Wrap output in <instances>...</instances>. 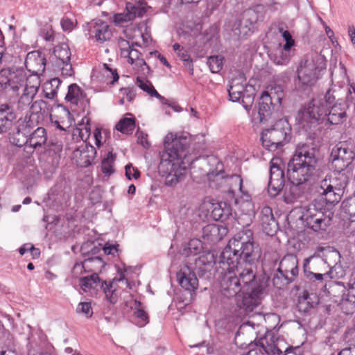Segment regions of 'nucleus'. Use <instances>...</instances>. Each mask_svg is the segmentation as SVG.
Listing matches in <instances>:
<instances>
[{
  "label": "nucleus",
  "instance_id": "obj_1",
  "mask_svg": "<svg viewBox=\"0 0 355 355\" xmlns=\"http://www.w3.org/2000/svg\"><path fill=\"white\" fill-rule=\"evenodd\" d=\"M261 254V249L254 243L250 230L241 231L229 240L220 255L222 267L227 266V272L220 281L223 295L227 298L237 297L247 286L254 284L256 274L253 266Z\"/></svg>",
  "mask_w": 355,
  "mask_h": 355
},
{
  "label": "nucleus",
  "instance_id": "obj_2",
  "mask_svg": "<svg viewBox=\"0 0 355 355\" xmlns=\"http://www.w3.org/2000/svg\"><path fill=\"white\" fill-rule=\"evenodd\" d=\"M189 145L190 138L188 137H177L172 133L165 137V151L161 155L158 169L159 173L166 175V185L172 187L182 181L188 167L194 169L198 162L200 165L207 164V159L205 157L193 158L189 154Z\"/></svg>",
  "mask_w": 355,
  "mask_h": 355
},
{
  "label": "nucleus",
  "instance_id": "obj_3",
  "mask_svg": "<svg viewBox=\"0 0 355 355\" xmlns=\"http://www.w3.org/2000/svg\"><path fill=\"white\" fill-rule=\"evenodd\" d=\"M318 149L313 144H299L287 165V178L291 183L305 184L314 175Z\"/></svg>",
  "mask_w": 355,
  "mask_h": 355
},
{
  "label": "nucleus",
  "instance_id": "obj_4",
  "mask_svg": "<svg viewBox=\"0 0 355 355\" xmlns=\"http://www.w3.org/2000/svg\"><path fill=\"white\" fill-rule=\"evenodd\" d=\"M348 173L334 171L332 174H328L320 182L318 193L322 202L326 205H336L343 196L345 189L349 182Z\"/></svg>",
  "mask_w": 355,
  "mask_h": 355
},
{
  "label": "nucleus",
  "instance_id": "obj_5",
  "mask_svg": "<svg viewBox=\"0 0 355 355\" xmlns=\"http://www.w3.org/2000/svg\"><path fill=\"white\" fill-rule=\"evenodd\" d=\"M342 87H334L329 88L326 94V106H327V122L331 125H338L347 121L348 115L349 104L344 99V96L349 93Z\"/></svg>",
  "mask_w": 355,
  "mask_h": 355
},
{
  "label": "nucleus",
  "instance_id": "obj_6",
  "mask_svg": "<svg viewBox=\"0 0 355 355\" xmlns=\"http://www.w3.org/2000/svg\"><path fill=\"white\" fill-rule=\"evenodd\" d=\"M291 127L285 119L275 121L270 128L263 130L261 134L262 146L268 151L274 152L290 141Z\"/></svg>",
  "mask_w": 355,
  "mask_h": 355
},
{
  "label": "nucleus",
  "instance_id": "obj_7",
  "mask_svg": "<svg viewBox=\"0 0 355 355\" xmlns=\"http://www.w3.org/2000/svg\"><path fill=\"white\" fill-rule=\"evenodd\" d=\"M325 100V95L322 98H313L307 107L298 112V124L306 132H310L318 124L327 121L328 108Z\"/></svg>",
  "mask_w": 355,
  "mask_h": 355
},
{
  "label": "nucleus",
  "instance_id": "obj_8",
  "mask_svg": "<svg viewBox=\"0 0 355 355\" xmlns=\"http://www.w3.org/2000/svg\"><path fill=\"white\" fill-rule=\"evenodd\" d=\"M322 202L321 199L313 200L304 208L300 216L303 225L315 232L326 231L331 224V218L327 216Z\"/></svg>",
  "mask_w": 355,
  "mask_h": 355
},
{
  "label": "nucleus",
  "instance_id": "obj_9",
  "mask_svg": "<svg viewBox=\"0 0 355 355\" xmlns=\"http://www.w3.org/2000/svg\"><path fill=\"white\" fill-rule=\"evenodd\" d=\"M354 159L355 144L351 141H343L338 142L332 148L329 164L334 171L349 173Z\"/></svg>",
  "mask_w": 355,
  "mask_h": 355
},
{
  "label": "nucleus",
  "instance_id": "obj_10",
  "mask_svg": "<svg viewBox=\"0 0 355 355\" xmlns=\"http://www.w3.org/2000/svg\"><path fill=\"white\" fill-rule=\"evenodd\" d=\"M324 250V248L319 247L316 252L304 260L303 272L305 277L312 282H322L323 277L328 275L329 267L319 253Z\"/></svg>",
  "mask_w": 355,
  "mask_h": 355
},
{
  "label": "nucleus",
  "instance_id": "obj_11",
  "mask_svg": "<svg viewBox=\"0 0 355 355\" xmlns=\"http://www.w3.org/2000/svg\"><path fill=\"white\" fill-rule=\"evenodd\" d=\"M325 68V62L319 55L306 58L297 70V78L302 85L311 86L318 79L320 72Z\"/></svg>",
  "mask_w": 355,
  "mask_h": 355
},
{
  "label": "nucleus",
  "instance_id": "obj_12",
  "mask_svg": "<svg viewBox=\"0 0 355 355\" xmlns=\"http://www.w3.org/2000/svg\"><path fill=\"white\" fill-rule=\"evenodd\" d=\"M284 93L280 87H274L262 93L259 101V121L264 123L270 119L275 106L282 103Z\"/></svg>",
  "mask_w": 355,
  "mask_h": 355
},
{
  "label": "nucleus",
  "instance_id": "obj_13",
  "mask_svg": "<svg viewBox=\"0 0 355 355\" xmlns=\"http://www.w3.org/2000/svg\"><path fill=\"white\" fill-rule=\"evenodd\" d=\"M253 284L247 286L236 297V304L246 312H251L261 303V295L263 291V285L255 277Z\"/></svg>",
  "mask_w": 355,
  "mask_h": 355
},
{
  "label": "nucleus",
  "instance_id": "obj_14",
  "mask_svg": "<svg viewBox=\"0 0 355 355\" xmlns=\"http://www.w3.org/2000/svg\"><path fill=\"white\" fill-rule=\"evenodd\" d=\"M257 15L252 10L244 12L240 18L232 24L233 37L238 40H245L255 29Z\"/></svg>",
  "mask_w": 355,
  "mask_h": 355
},
{
  "label": "nucleus",
  "instance_id": "obj_15",
  "mask_svg": "<svg viewBox=\"0 0 355 355\" xmlns=\"http://www.w3.org/2000/svg\"><path fill=\"white\" fill-rule=\"evenodd\" d=\"M26 80V75L21 69L8 67L0 71V85L4 89L17 91Z\"/></svg>",
  "mask_w": 355,
  "mask_h": 355
},
{
  "label": "nucleus",
  "instance_id": "obj_16",
  "mask_svg": "<svg viewBox=\"0 0 355 355\" xmlns=\"http://www.w3.org/2000/svg\"><path fill=\"white\" fill-rule=\"evenodd\" d=\"M285 185L284 167L273 159L270 162V178L268 191L271 197H276L282 191Z\"/></svg>",
  "mask_w": 355,
  "mask_h": 355
},
{
  "label": "nucleus",
  "instance_id": "obj_17",
  "mask_svg": "<svg viewBox=\"0 0 355 355\" xmlns=\"http://www.w3.org/2000/svg\"><path fill=\"white\" fill-rule=\"evenodd\" d=\"M179 284L185 290L195 291L198 287V280L192 263H188L181 267L177 272Z\"/></svg>",
  "mask_w": 355,
  "mask_h": 355
},
{
  "label": "nucleus",
  "instance_id": "obj_18",
  "mask_svg": "<svg viewBox=\"0 0 355 355\" xmlns=\"http://www.w3.org/2000/svg\"><path fill=\"white\" fill-rule=\"evenodd\" d=\"M46 65V56L41 51H33L26 55L25 67L33 75H42L45 71Z\"/></svg>",
  "mask_w": 355,
  "mask_h": 355
},
{
  "label": "nucleus",
  "instance_id": "obj_19",
  "mask_svg": "<svg viewBox=\"0 0 355 355\" xmlns=\"http://www.w3.org/2000/svg\"><path fill=\"white\" fill-rule=\"evenodd\" d=\"M96 148L87 143H83L73 153L76 164L82 168L90 166L96 157Z\"/></svg>",
  "mask_w": 355,
  "mask_h": 355
},
{
  "label": "nucleus",
  "instance_id": "obj_20",
  "mask_svg": "<svg viewBox=\"0 0 355 355\" xmlns=\"http://www.w3.org/2000/svg\"><path fill=\"white\" fill-rule=\"evenodd\" d=\"M17 116L15 108L10 103L0 105V134L9 131Z\"/></svg>",
  "mask_w": 355,
  "mask_h": 355
},
{
  "label": "nucleus",
  "instance_id": "obj_21",
  "mask_svg": "<svg viewBox=\"0 0 355 355\" xmlns=\"http://www.w3.org/2000/svg\"><path fill=\"white\" fill-rule=\"evenodd\" d=\"M89 32L91 37L101 44L110 40L112 36L110 26L107 22L101 19L90 23Z\"/></svg>",
  "mask_w": 355,
  "mask_h": 355
},
{
  "label": "nucleus",
  "instance_id": "obj_22",
  "mask_svg": "<svg viewBox=\"0 0 355 355\" xmlns=\"http://www.w3.org/2000/svg\"><path fill=\"white\" fill-rule=\"evenodd\" d=\"M260 225L263 231L269 236H272L278 229V223L276 221L272 209L268 206L263 207L259 216Z\"/></svg>",
  "mask_w": 355,
  "mask_h": 355
},
{
  "label": "nucleus",
  "instance_id": "obj_23",
  "mask_svg": "<svg viewBox=\"0 0 355 355\" xmlns=\"http://www.w3.org/2000/svg\"><path fill=\"white\" fill-rule=\"evenodd\" d=\"M277 272L287 275V276H289L291 279L294 280L299 273L297 257L293 254L285 255L279 263Z\"/></svg>",
  "mask_w": 355,
  "mask_h": 355
},
{
  "label": "nucleus",
  "instance_id": "obj_24",
  "mask_svg": "<svg viewBox=\"0 0 355 355\" xmlns=\"http://www.w3.org/2000/svg\"><path fill=\"white\" fill-rule=\"evenodd\" d=\"M104 265V262L99 256L87 258L81 263H76L72 268V273L75 277L83 274V272L93 271L92 267L96 268H101Z\"/></svg>",
  "mask_w": 355,
  "mask_h": 355
},
{
  "label": "nucleus",
  "instance_id": "obj_25",
  "mask_svg": "<svg viewBox=\"0 0 355 355\" xmlns=\"http://www.w3.org/2000/svg\"><path fill=\"white\" fill-rule=\"evenodd\" d=\"M214 257L212 255H202L195 259L193 264L194 271L200 277H205L209 273L214 266Z\"/></svg>",
  "mask_w": 355,
  "mask_h": 355
},
{
  "label": "nucleus",
  "instance_id": "obj_26",
  "mask_svg": "<svg viewBox=\"0 0 355 355\" xmlns=\"http://www.w3.org/2000/svg\"><path fill=\"white\" fill-rule=\"evenodd\" d=\"M37 92V86L26 85L22 95L19 97L16 109L19 111L27 110L33 103V100Z\"/></svg>",
  "mask_w": 355,
  "mask_h": 355
},
{
  "label": "nucleus",
  "instance_id": "obj_27",
  "mask_svg": "<svg viewBox=\"0 0 355 355\" xmlns=\"http://www.w3.org/2000/svg\"><path fill=\"white\" fill-rule=\"evenodd\" d=\"M29 147L33 153L34 149L41 147L46 143L47 132L44 128L37 127L28 134Z\"/></svg>",
  "mask_w": 355,
  "mask_h": 355
},
{
  "label": "nucleus",
  "instance_id": "obj_28",
  "mask_svg": "<svg viewBox=\"0 0 355 355\" xmlns=\"http://www.w3.org/2000/svg\"><path fill=\"white\" fill-rule=\"evenodd\" d=\"M304 184L291 183L288 187H286L284 191V201L286 204H293L297 201L304 192Z\"/></svg>",
  "mask_w": 355,
  "mask_h": 355
},
{
  "label": "nucleus",
  "instance_id": "obj_29",
  "mask_svg": "<svg viewBox=\"0 0 355 355\" xmlns=\"http://www.w3.org/2000/svg\"><path fill=\"white\" fill-rule=\"evenodd\" d=\"M40 122L38 116H34L28 112L24 117H21L17 120L16 127L24 134H30L39 125Z\"/></svg>",
  "mask_w": 355,
  "mask_h": 355
},
{
  "label": "nucleus",
  "instance_id": "obj_30",
  "mask_svg": "<svg viewBox=\"0 0 355 355\" xmlns=\"http://www.w3.org/2000/svg\"><path fill=\"white\" fill-rule=\"evenodd\" d=\"M232 207L225 202H220L213 205L211 216L214 220L225 221L232 216Z\"/></svg>",
  "mask_w": 355,
  "mask_h": 355
},
{
  "label": "nucleus",
  "instance_id": "obj_31",
  "mask_svg": "<svg viewBox=\"0 0 355 355\" xmlns=\"http://www.w3.org/2000/svg\"><path fill=\"white\" fill-rule=\"evenodd\" d=\"M124 278V275H121L120 278H114L112 281H110L109 283H107V281H102L101 284V288L103 289L105 295V298L110 304H115L117 302L119 297L118 294L116 293V290L113 287L114 282L115 280L121 282Z\"/></svg>",
  "mask_w": 355,
  "mask_h": 355
},
{
  "label": "nucleus",
  "instance_id": "obj_32",
  "mask_svg": "<svg viewBox=\"0 0 355 355\" xmlns=\"http://www.w3.org/2000/svg\"><path fill=\"white\" fill-rule=\"evenodd\" d=\"M229 99L232 102H238L245 92H248L245 84L239 83L237 80H232L227 89Z\"/></svg>",
  "mask_w": 355,
  "mask_h": 355
},
{
  "label": "nucleus",
  "instance_id": "obj_33",
  "mask_svg": "<svg viewBox=\"0 0 355 355\" xmlns=\"http://www.w3.org/2000/svg\"><path fill=\"white\" fill-rule=\"evenodd\" d=\"M221 229L223 231L225 230L222 226L216 224L207 225L202 229V237L204 239L211 242L220 241L223 238L220 234Z\"/></svg>",
  "mask_w": 355,
  "mask_h": 355
},
{
  "label": "nucleus",
  "instance_id": "obj_34",
  "mask_svg": "<svg viewBox=\"0 0 355 355\" xmlns=\"http://www.w3.org/2000/svg\"><path fill=\"white\" fill-rule=\"evenodd\" d=\"M125 10L130 14L132 20L136 17H142L147 11V3L143 0H139L135 3L127 2Z\"/></svg>",
  "mask_w": 355,
  "mask_h": 355
},
{
  "label": "nucleus",
  "instance_id": "obj_35",
  "mask_svg": "<svg viewBox=\"0 0 355 355\" xmlns=\"http://www.w3.org/2000/svg\"><path fill=\"white\" fill-rule=\"evenodd\" d=\"M86 98V94L76 83L71 84L68 87V92L65 96V100L71 104L78 105V102Z\"/></svg>",
  "mask_w": 355,
  "mask_h": 355
},
{
  "label": "nucleus",
  "instance_id": "obj_36",
  "mask_svg": "<svg viewBox=\"0 0 355 355\" xmlns=\"http://www.w3.org/2000/svg\"><path fill=\"white\" fill-rule=\"evenodd\" d=\"M127 115L132 117L121 119L116 125V129L123 134L131 135L135 128V119L130 113H128Z\"/></svg>",
  "mask_w": 355,
  "mask_h": 355
},
{
  "label": "nucleus",
  "instance_id": "obj_37",
  "mask_svg": "<svg viewBox=\"0 0 355 355\" xmlns=\"http://www.w3.org/2000/svg\"><path fill=\"white\" fill-rule=\"evenodd\" d=\"M101 279L96 272H94L90 275L80 279V285L84 291L94 288L98 286H101Z\"/></svg>",
  "mask_w": 355,
  "mask_h": 355
},
{
  "label": "nucleus",
  "instance_id": "obj_38",
  "mask_svg": "<svg viewBox=\"0 0 355 355\" xmlns=\"http://www.w3.org/2000/svg\"><path fill=\"white\" fill-rule=\"evenodd\" d=\"M48 104L44 100H37L33 102L30 107L29 113L34 116H38L41 121L44 119V116L48 113Z\"/></svg>",
  "mask_w": 355,
  "mask_h": 355
},
{
  "label": "nucleus",
  "instance_id": "obj_39",
  "mask_svg": "<svg viewBox=\"0 0 355 355\" xmlns=\"http://www.w3.org/2000/svg\"><path fill=\"white\" fill-rule=\"evenodd\" d=\"M61 84V80L58 78L51 79L44 83L43 90L44 96L46 98L53 99L58 93V89Z\"/></svg>",
  "mask_w": 355,
  "mask_h": 355
},
{
  "label": "nucleus",
  "instance_id": "obj_40",
  "mask_svg": "<svg viewBox=\"0 0 355 355\" xmlns=\"http://www.w3.org/2000/svg\"><path fill=\"white\" fill-rule=\"evenodd\" d=\"M291 56L292 48L286 50L285 46H283L276 50L274 54L273 61L277 64L285 65L288 63Z\"/></svg>",
  "mask_w": 355,
  "mask_h": 355
},
{
  "label": "nucleus",
  "instance_id": "obj_41",
  "mask_svg": "<svg viewBox=\"0 0 355 355\" xmlns=\"http://www.w3.org/2000/svg\"><path fill=\"white\" fill-rule=\"evenodd\" d=\"M116 159V155L110 151L107 153V156L104 157L101 162V171L106 176H110L114 173L113 168L114 163Z\"/></svg>",
  "mask_w": 355,
  "mask_h": 355
},
{
  "label": "nucleus",
  "instance_id": "obj_42",
  "mask_svg": "<svg viewBox=\"0 0 355 355\" xmlns=\"http://www.w3.org/2000/svg\"><path fill=\"white\" fill-rule=\"evenodd\" d=\"M137 86L146 92L150 96L156 97L158 99H164V97L161 96L157 90L155 89L151 83L148 80L144 81L142 78L137 77Z\"/></svg>",
  "mask_w": 355,
  "mask_h": 355
},
{
  "label": "nucleus",
  "instance_id": "obj_43",
  "mask_svg": "<svg viewBox=\"0 0 355 355\" xmlns=\"http://www.w3.org/2000/svg\"><path fill=\"white\" fill-rule=\"evenodd\" d=\"M28 134H24L22 132L19 130V128L16 127V130L10 137V142L17 147H22L24 146H28Z\"/></svg>",
  "mask_w": 355,
  "mask_h": 355
},
{
  "label": "nucleus",
  "instance_id": "obj_44",
  "mask_svg": "<svg viewBox=\"0 0 355 355\" xmlns=\"http://www.w3.org/2000/svg\"><path fill=\"white\" fill-rule=\"evenodd\" d=\"M53 53L60 63H65L71 60L70 49L65 44L55 46Z\"/></svg>",
  "mask_w": 355,
  "mask_h": 355
},
{
  "label": "nucleus",
  "instance_id": "obj_45",
  "mask_svg": "<svg viewBox=\"0 0 355 355\" xmlns=\"http://www.w3.org/2000/svg\"><path fill=\"white\" fill-rule=\"evenodd\" d=\"M103 75L105 78V80L107 83L114 84L118 81L119 76L118 74L116 69L112 68L108 64H103Z\"/></svg>",
  "mask_w": 355,
  "mask_h": 355
},
{
  "label": "nucleus",
  "instance_id": "obj_46",
  "mask_svg": "<svg viewBox=\"0 0 355 355\" xmlns=\"http://www.w3.org/2000/svg\"><path fill=\"white\" fill-rule=\"evenodd\" d=\"M293 281L294 280L291 279L289 276H287V275H284L277 271L274 274L272 279L273 286L279 289L282 288L284 286L291 284Z\"/></svg>",
  "mask_w": 355,
  "mask_h": 355
},
{
  "label": "nucleus",
  "instance_id": "obj_47",
  "mask_svg": "<svg viewBox=\"0 0 355 355\" xmlns=\"http://www.w3.org/2000/svg\"><path fill=\"white\" fill-rule=\"evenodd\" d=\"M310 296L307 291H304L302 295L298 298L297 307L300 311L307 312L311 308L313 307V303L309 301Z\"/></svg>",
  "mask_w": 355,
  "mask_h": 355
},
{
  "label": "nucleus",
  "instance_id": "obj_48",
  "mask_svg": "<svg viewBox=\"0 0 355 355\" xmlns=\"http://www.w3.org/2000/svg\"><path fill=\"white\" fill-rule=\"evenodd\" d=\"M223 60L221 56H210L207 60V64L212 73H218L223 68Z\"/></svg>",
  "mask_w": 355,
  "mask_h": 355
},
{
  "label": "nucleus",
  "instance_id": "obj_49",
  "mask_svg": "<svg viewBox=\"0 0 355 355\" xmlns=\"http://www.w3.org/2000/svg\"><path fill=\"white\" fill-rule=\"evenodd\" d=\"M122 42H124L128 45V49H123L122 50L123 52H126L128 53V62L130 64L135 63L136 60L141 58V53L138 50L133 48V44H132V46H130L129 42L127 40H122Z\"/></svg>",
  "mask_w": 355,
  "mask_h": 355
},
{
  "label": "nucleus",
  "instance_id": "obj_50",
  "mask_svg": "<svg viewBox=\"0 0 355 355\" xmlns=\"http://www.w3.org/2000/svg\"><path fill=\"white\" fill-rule=\"evenodd\" d=\"M202 249L201 241L198 239H191L189 243L187 249H184L187 256L196 255L200 252Z\"/></svg>",
  "mask_w": 355,
  "mask_h": 355
},
{
  "label": "nucleus",
  "instance_id": "obj_51",
  "mask_svg": "<svg viewBox=\"0 0 355 355\" xmlns=\"http://www.w3.org/2000/svg\"><path fill=\"white\" fill-rule=\"evenodd\" d=\"M343 339L348 345L344 349H352L355 347V328H347L343 336Z\"/></svg>",
  "mask_w": 355,
  "mask_h": 355
},
{
  "label": "nucleus",
  "instance_id": "obj_52",
  "mask_svg": "<svg viewBox=\"0 0 355 355\" xmlns=\"http://www.w3.org/2000/svg\"><path fill=\"white\" fill-rule=\"evenodd\" d=\"M178 55L182 61L183 62L184 64L188 67L189 70L190 71L191 74H193V60L191 58L189 54L188 53V51L186 49H184V48H182L181 50H180V51L178 52Z\"/></svg>",
  "mask_w": 355,
  "mask_h": 355
},
{
  "label": "nucleus",
  "instance_id": "obj_53",
  "mask_svg": "<svg viewBox=\"0 0 355 355\" xmlns=\"http://www.w3.org/2000/svg\"><path fill=\"white\" fill-rule=\"evenodd\" d=\"M135 304L136 306V310L134 312L135 315L142 321V325L147 324L149 321L148 315L143 309L140 308L141 305V302L135 300Z\"/></svg>",
  "mask_w": 355,
  "mask_h": 355
},
{
  "label": "nucleus",
  "instance_id": "obj_54",
  "mask_svg": "<svg viewBox=\"0 0 355 355\" xmlns=\"http://www.w3.org/2000/svg\"><path fill=\"white\" fill-rule=\"evenodd\" d=\"M278 31L279 33H281L282 37L286 42L285 44V49H288L289 48H292L295 45V40L293 39V37L290 32L287 30H284L283 27L279 26L278 27Z\"/></svg>",
  "mask_w": 355,
  "mask_h": 355
},
{
  "label": "nucleus",
  "instance_id": "obj_55",
  "mask_svg": "<svg viewBox=\"0 0 355 355\" xmlns=\"http://www.w3.org/2000/svg\"><path fill=\"white\" fill-rule=\"evenodd\" d=\"M76 312L84 314L87 318H91L93 315V310L90 302H80L77 306Z\"/></svg>",
  "mask_w": 355,
  "mask_h": 355
},
{
  "label": "nucleus",
  "instance_id": "obj_56",
  "mask_svg": "<svg viewBox=\"0 0 355 355\" xmlns=\"http://www.w3.org/2000/svg\"><path fill=\"white\" fill-rule=\"evenodd\" d=\"M130 21L132 20L128 11H126V12L116 13L113 17V22L116 26H121L124 23H127Z\"/></svg>",
  "mask_w": 355,
  "mask_h": 355
},
{
  "label": "nucleus",
  "instance_id": "obj_57",
  "mask_svg": "<svg viewBox=\"0 0 355 355\" xmlns=\"http://www.w3.org/2000/svg\"><path fill=\"white\" fill-rule=\"evenodd\" d=\"M100 250L101 248L96 246L94 243H87L83 244L81 247V251L84 255H96L100 252Z\"/></svg>",
  "mask_w": 355,
  "mask_h": 355
},
{
  "label": "nucleus",
  "instance_id": "obj_58",
  "mask_svg": "<svg viewBox=\"0 0 355 355\" xmlns=\"http://www.w3.org/2000/svg\"><path fill=\"white\" fill-rule=\"evenodd\" d=\"M223 165L220 162H218L216 165V171H210L208 172H205V174L207 175L209 180H214L215 178H220L223 179Z\"/></svg>",
  "mask_w": 355,
  "mask_h": 355
},
{
  "label": "nucleus",
  "instance_id": "obj_59",
  "mask_svg": "<svg viewBox=\"0 0 355 355\" xmlns=\"http://www.w3.org/2000/svg\"><path fill=\"white\" fill-rule=\"evenodd\" d=\"M254 98V94L253 93L248 94V92H245L241 96V103L246 110H249L251 108Z\"/></svg>",
  "mask_w": 355,
  "mask_h": 355
},
{
  "label": "nucleus",
  "instance_id": "obj_60",
  "mask_svg": "<svg viewBox=\"0 0 355 355\" xmlns=\"http://www.w3.org/2000/svg\"><path fill=\"white\" fill-rule=\"evenodd\" d=\"M120 92L123 94V95L126 96L127 100L130 102L132 101L137 95V89L135 87L121 88Z\"/></svg>",
  "mask_w": 355,
  "mask_h": 355
},
{
  "label": "nucleus",
  "instance_id": "obj_61",
  "mask_svg": "<svg viewBox=\"0 0 355 355\" xmlns=\"http://www.w3.org/2000/svg\"><path fill=\"white\" fill-rule=\"evenodd\" d=\"M136 137H137V142L143 147L148 148L150 144L147 140L148 135L139 130V128L136 132Z\"/></svg>",
  "mask_w": 355,
  "mask_h": 355
},
{
  "label": "nucleus",
  "instance_id": "obj_62",
  "mask_svg": "<svg viewBox=\"0 0 355 355\" xmlns=\"http://www.w3.org/2000/svg\"><path fill=\"white\" fill-rule=\"evenodd\" d=\"M345 211L350 216H355V199L343 202Z\"/></svg>",
  "mask_w": 355,
  "mask_h": 355
},
{
  "label": "nucleus",
  "instance_id": "obj_63",
  "mask_svg": "<svg viewBox=\"0 0 355 355\" xmlns=\"http://www.w3.org/2000/svg\"><path fill=\"white\" fill-rule=\"evenodd\" d=\"M282 352L281 351L280 355H302L303 351L300 347H289L285 351L284 354H282Z\"/></svg>",
  "mask_w": 355,
  "mask_h": 355
},
{
  "label": "nucleus",
  "instance_id": "obj_64",
  "mask_svg": "<svg viewBox=\"0 0 355 355\" xmlns=\"http://www.w3.org/2000/svg\"><path fill=\"white\" fill-rule=\"evenodd\" d=\"M61 26L64 31H71L73 27V23L71 19L68 17H64L61 20Z\"/></svg>",
  "mask_w": 355,
  "mask_h": 355
}]
</instances>
